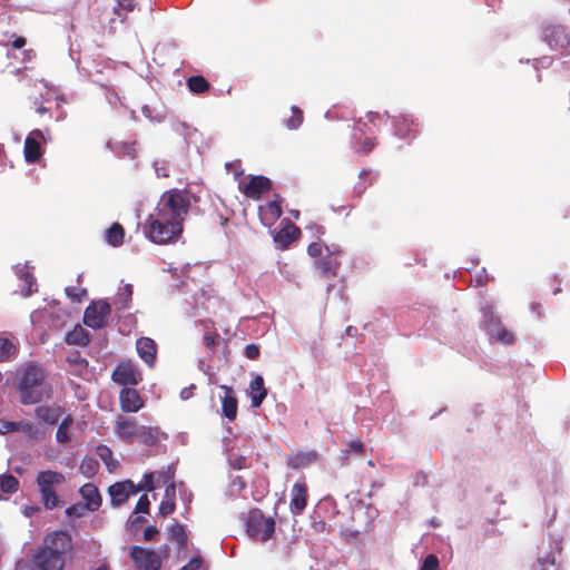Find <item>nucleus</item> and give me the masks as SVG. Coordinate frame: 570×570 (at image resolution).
Wrapping results in <instances>:
<instances>
[{
    "instance_id": "obj_1",
    "label": "nucleus",
    "mask_w": 570,
    "mask_h": 570,
    "mask_svg": "<svg viewBox=\"0 0 570 570\" xmlns=\"http://www.w3.org/2000/svg\"><path fill=\"white\" fill-rule=\"evenodd\" d=\"M191 205V194L186 189L173 188L165 191L154 213L146 219V237L155 244H167L183 233V223Z\"/></svg>"
},
{
    "instance_id": "obj_2",
    "label": "nucleus",
    "mask_w": 570,
    "mask_h": 570,
    "mask_svg": "<svg viewBox=\"0 0 570 570\" xmlns=\"http://www.w3.org/2000/svg\"><path fill=\"white\" fill-rule=\"evenodd\" d=\"M48 372L37 362L23 364L16 375V390L23 405H31L48 400L52 395V386L48 382Z\"/></svg>"
},
{
    "instance_id": "obj_3",
    "label": "nucleus",
    "mask_w": 570,
    "mask_h": 570,
    "mask_svg": "<svg viewBox=\"0 0 570 570\" xmlns=\"http://www.w3.org/2000/svg\"><path fill=\"white\" fill-rule=\"evenodd\" d=\"M71 549V537L65 531H55L45 537L33 556L38 570H62L65 554Z\"/></svg>"
},
{
    "instance_id": "obj_4",
    "label": "nucleus",
    "mask_w": 570,
    "mask_h": 570,
    "mask_svg": "<svg viewBox=\"0 0 570 570\" xmlns=\"http://www.w3.org/2000/svg\"><path fill=\"white\" fill-rule=\"evenodd\" d=\"M561 542L549 537L538 547L537 559L531 570H561Z\"/></svg>"
},
{
    "instance_id": "obj_5",
    "label": "nucleus",
    "mask_w": 570,
    "mask_h": 570,
    "mask_svg": "<svg viewBox=\"0 0 570 570\" xmlns=\"http://www.w3.org/2000/svg\"><path fill=\"white\" fill-rule=\"evenodd\" d=\"M66 478L61 472L47 470L40 471L37 475V484L46 509L52 510L59 505V498L56 488L65 483Z\"/></svg>"
},
{
    "instance_id": "obj_6",
    "label": "nucleus",
    "mask_w": 570,
    "mask_h": 570,
    "mask_svg": "<svg viewBox=\"0 0 570 570\" xmlns=\"http://www.w3.org/2000/svg\"><path fill=\"white\" fill-rule=\"evenodd\" d=\"M245 523L248 535L263 542L269 540L275 532L274 519L266 518L258 508L248 511Z\"/></svg>"
},
{
    "instance_id": "obj_7",
    "label": "nucleus",
    "mask_w": 570,
    "mask_h": 570,
    "mask_svg": "<svg viewBox=\"0 0 570 570\" xmlns=\"http://www.w3.org/2000/svg\"><path fill=\"white\" fill-rule=\"evenodd\" d=\"M130 558L136 570H160L161 568V558L153 550L132 546L130 548Z\"/></svg>"
},
{
    "instance_id": "obj_8",
    "label": "nucleus",
    "mask_w": 570,
    "mask_h": 570,
    "mask_svg": "<svg viewBox=\"0 0 570 570\" xmlns=\"http://www.w3.org/2000/svg\"><path fill=\"white\" fill-rule=\"evenodd\" d=\"M111 312V306L106 301L92 302L85 311L83 323L91 328H101Z\"/></svg>"
},
{
    "instance_id": "obj_9",
    "label": "nucleus",
    "mask_w": 570,
    "mask_h": 570,
    "mask_svg": "<svg viewBox=\"0 0 570 570\" xmlns=\"http://www.w3.org/2000/svg\"><path fill=\"white\" fill-rule=\"evenodd\" d=\"M340 254L341 252L337 249L331 252L328 247H325V255L315 259L314 265L321 277H336L341 266Z\"/></svg>"
},
{
    "instance_id": "obj_10",
    "label": "nucleus",
    "mask_w": 570,
    "mask_h": 570,
    "mask_svg": "<svg viewBox=\"0 0 570 570\" xmlns=\"http://www.w3.org/2000/svg\"><path fill=\"white\" fill-rule=\"evenodd\" d=\"M43 141L45 136L41 130L35 129L29 132L23 146V156L27 163L35 164L40 160L43 155L41 147Z\"/></svg>"
},
{
    "instance_id": "obj_11",
    "label": "nucleus",
    "mask_w": 570,
    "mask_h": 570,
    "mask_svg": "<svg viewBox=\"0 0 570 570\" xmlns=\"http://www.w3.org/2000/svg\"><path fill=\"white\" fill-rule=\"evenodd\" d=\"M139 425L135 417L119 415L115 422V433L124 442L131 444L137 440Z\"/></svg>"
},
{
    "instance_id": "obj_12",
    "label": "nucleus",
    "mask_w": 570,
    "mask_h": 570,
    "mask_svg": "<svg viewBox=\"0 0 570 570\" xmlns=\"http://www.w3.org/2000/svg\"><path fill=\"white\" fill-rule=\"evenodd\" d=\"M140 491L141 487H136L131 480L116 482L108 489L110 501L114 507L121 505L131 494H137Z\"/></svg>"
},
{
    "instance_id": "obj_13",
    "label": "nucleus",
    "mask_w": 570,
    "mask_h": 570,
    "mask_svg": "<svg viewBox=\"0 0 570 570\" xmlns=\"http://www.w3.org/2000/svg\"><path fill=\"white\" fill-rule=\"evenodd\" d=\"M111 379L115 383L124 386L137 385L141 381L140 373L130 362L119 363L114 370Z\"/></svg>"
},
{
    "instance_id": "obj_14",
    "label": "nucleus",
    "mask_w": 570,
    "mask_h": 570,
    "mask_svg": "<svg viewBox=\"0 0 570 570\" xmlns=\"http://www.w3.org/2000/svg\"><path fill=\"white\" fill-rule=\"evenodd\" d=\"M394 134L402 139H413L419 131V124L409 115L400 114L392 117Z\"/></svg>"
},
{
    "instance_id": "obj_15",
    "label": "nucleus",
    "mask_w": 570,
    "mask_h": 570,
    "mask_svg": "<svg viewBox=\"0 0 570 570\" xmlns=\"http://www.w3.org/2000/svg\"><path fill=\"white\" fill-rule=\"evenodd\" d=\"M308 488L305 482H296L291 490L289 510L294 515L301 514L307 505Z\"/></svg>"
},
{
    "instance_id": "obj_16",
    "label": "nucleus",
    "mask_w": 570,
    "mask_h": 570,
    "mask_svg": "<svg viewBox=\"0 0 570 570\" xmlns=\"http://www.w3.org/2000/svg\"><path fill=\"white\" fill-rule=\"evenodd\" d=\"M120 409L126 413H136L144 406V400L135 389L125 387L119 394Z\"/></svg>"
},
{
    "instance_id": "obj_17",
    "label": "nucleus",
    "mask_w": 570,
    "mask_h": 570,
    "mask_svg": "<svg viewBox=\"0 0 570 570\" xmlns=\"http://www.w3.org/2000/svg\"><path fill=\"white\" fill-rule=\"evenodd\" d=\"M272 188V181L265 176H254L243 188V194L250 199H259Z\"/></svg>"
},
{
    "instance_id": "obj_18",
    "label": "nucleus",
    "mask_w": 570,
    "mask_h": 570,
    "mask_svg": "<svg viewBox=\"0 0 570 570\" xmlns=\"http://www.w3.org/2000/svg\"><path fill=\"white\" fill-rule=\"evenodd\" d=\"M258 212L264 225L271 226L274 224L283 214L281 196L275 195L273 200L259 206Z\"/></svg>"
},
{
    "instance_id": "obj_19",
    "label": "nucleus",
    "mask_w": 570,
    "mask_h": 570,
    "mask_svg": "<svg viewBox=\"0 0 570 570\" xmlns=\"http://www.w3.org/2000/svg\"><path fill=\"white\" fill-rule=\"evenodd\" d=\"M65 410L60 405H40L35 410V416L40 424L55 425L62 416Z\"/></svg>"
},
{
    "instance_id": "obj_20",
    "label": "nucleus",
    "mask_w": 570,
    "mask_h": 570,
    "mask_svg": "<svg viewBox=\"0 0 570 570\" xmlns=\"http://www.w3.org/2000/svg\"><path fill=\"white\" fill-rule=\"evenodd\" d=\"M301 236V229L289 220L277 232L274 240L282 249L287 248L291 244L297 240Z\"/></svg>"
},
{
    "instance_id": "obj_21",
    "label": "nucleus",
    "mask_w": 570,
    "mask_h": 570,
    "mask_svg": "<svg viewBox=\"0 0 570 570\" xmlns=\"http://www.w3.org/2000/svg\"><path fill=\"white\" fill-rule=\"evenodd\" d=\"M167 439V434L163 432L158 426H146L141 425L137 440L146 446H154L161 440Z\"/></svg>"
},
{
    "instance_id": "obj_22",
    "label": "nucleus",
    "mask_w": 570,
    "mask_h": 570,
    "mask_svg": "<svg viewBox=\"0 0 570 570\" xmlns=\"http://www.w3.org/2000/svg\"><path fill=\"white\" fill-rule=\"evenodd\" d=\"M220 389L225 391V395L222 400V411L224 416L234 421L237 416L238 402L235 396V392L232 386L222 385Z\"/></svg>"
},
{
    "instance_id": "obj_23",
    "label": "nucleus",
    "mask_w": 570,
    "mask_h": 570,
    "mask_svg": "<svg viewBox=\"0 0 570 570\" xmlns=\"http://www.w3.org/2000/svg\"><path fill=\"white\" fill-rule=\"evenodd\" d=\"M80 494L85 500L88 511H96L100 508L102 499L98 488L94 483H86L80 488Z\"/></svg>"
},
{
    "instance_id": "obj_24",
    "label": "nucleus",
    "mask_w": 570,
    "mask_h": 570,
    "mask_svg": "<svg viewBox=\"0 0 570 570\" xmlns=\"http://www.w3.org/2000/svg\"><path fill=\"white\" fill-rule=\"evenodd\" d=\"M318 459V454L316 451H306V452H296L289 455L286 460V465L289 469L298 470L302 468H306L309 464L316 462Z\"/></svg>"
},
{
    "instance_id": "obj_25",
    "label": "nucleus",
    "mask_w": 570,
    "mask_h": 570,
    "mask_svg": "<svg viewBox=\"0 0 570 570\" xmlns=\"http://www.w3.org/2000/svg\"><path fill=\"white\" fill-rule=\"evenodd\" d=\"M544 40L553 48H566L569 45L568 37L564 29L561 27H547L543 31Z\"/></svg>"
},
{
    "instance_id": "obj_26",
    "label": "nucleus",
    "mask_w": 570,
    "mask_h": 570,
    "mask_svg": "<svg viewBox=\"0 0 570 570\" xmlns=\"http://www.w3.org/2000/svg\"><path fill=\"white\" fill-rule=\"evenodd\" d=\"M379 512L371 504L360 503L355 505L353 509V520H361L362 515H365L366 519L361 524L362 531H367L372 525L373 521L376 519Z\"/></svg>"
},
{
    "instance_id": "obj_27",
    "label": "nucleus",
    "mask_w": 570,
    "mask_h": 570,
    "mask_svg": "<svg viewBox=\"0 0 570 570\" xmlns=\"http://www.w3.org/2000/svg\"><path fill=\"white\" fill-rule=\"evenodd\" d=\"M136 346L139 356L148 365H153L157 353L156 343L149 337H140L139 340H137Z\"/></svg>"
},
{
    "instance_id": "obj_28",
    "label": "nucleus",
    "mask_w": 570,
    "mask_h": 570,
    "mask_svg": "<svg viewBox=\"0 0 570 570\" xmlns=\"http://www.w3.org/2000/svg\"><path fill=\"white\" fill-rule=\"evenodd\" d=\"M249 389L250 405L253 407H259L267 395L263 377L261 375H256L255 379L250 381Z\"/></svg>"
},
{
    "instance_id": "obj_29",
    "label": "nucleus",
    "mask_w": 570,
    "mask_h": 570,
    "mask_svg": "<svg viewBox=\"0 0 570 570\" xmlns=\"http://www.w3.org/2000/svg\"><path fill=\"white\" fill-rule=\"evenodd\" d=\"M106 242L112 247H119L124 244L125 240V228L119 223H114L106 232H105Z\"/></svg>"
},
{
    "instance_id": "obj_30",
    "label": "nucleus",
    "mask_w": 570,
    "mask_h": 570,
    "mask_svg": "<svg viewBox=\"0 0 570 570\" xmlns=\"http://www.w3.org/2000/svg\"><path fill=\"white\" fill-rule=\"evenodd\" d=\"M488 333L491 337L505 345H511L515 341L514 334L507 330L501 322L498 325L490 327Z\"/></svg>"
},
{
    "instance_id": "obj_31",
    "label": "nucleus",
    "mask_w": 570,
    "mask_h": 570,
    "mask_svg": "<svg viewBox=\"0 0 570 570\" xmlns=\"http://www.w3.org/2000/svg\"><path fill=\"white\" fill-rule=\"evenodd\" d=\"M72 424L73 417L70 414L62 419L56 432V440L58 443L65 444L70 442L71 436L69 434V429L72 426Z\"/></svg>"
},
{
    "instance_id": "obj_32",
    "label": "nucleus",
    "mask_w": 570,
    "mask_h": 570,
    "mask_svg": "<svg viewBox=\"0 0 570 570\" xmlns=\"http://www.w3.org/2000/svg\"><path fill=\"white\" fill-rule=\"evenodd\" d=\"M97 454L101 459V461L106 464V468L109 472L116 471L119 463L114 458V453L109 446H107V445L97 446Z\"/></svg>"
},
{
    "instance_id": "obj_33",
    "label": "nucleus",
    "mask_w": 570,
    "mask_h": 570,
    "mask_svg": "<svg viewBox=\"0 0 570 570\" xmlns=\"http://www.w3.org/2000/svg\"><path fill=\"white\" fill-rule=\"evenodd\" d=\"M66 341L68 344L86 346L89 344V335L81 326H76L67 334Z\"/></svg>"
},
{
    "instance_id": "obj_34",
    "label": "nucleus",
    "mask_w": 570,
    "mask_h": 570,
    "mask_svg": "<svg viewBox=\"0 0 570 570\" xmlns=\"http://www.w3.org/2000/svg\"><path fill=\"white\" fill-rule=\"evenodd\" d=\"M169 539L171 541H175L179 549H185L187 547L188 537L187 533L181 524H174L169 529Z\"/></svg>"
},
{
    "instance_id": "obj_35",
    "label": "nucleus",
    "mask_w": 570,
    "mask_h": 570,
    "mask_svg": "<svg viewBox=\"0 0 570 570\" xmlns=\"http://www.w3.org/2000/svg\"><path fill=\"white\" fill-rule=\"evenodd\" d=\"M187 87L193 94H204L209 89V82L203 76H191L187 79Z\"/></svg>"
},
{
    "instance_id": "obj_36",
    "label": "nucleus",
    "mask_w": 570,
    "mask_h": 570,
    "mask_svg": "<svg viewBox=\"0 0 570 570\" xmlns=\"http://www.w3.org/2000/svg\"><path fill=\"white\" fill-rule=\"evenodd\" d=\"M481 312L484 320L485 330L488 331L490 327L498 325L501 321L494 313V307L491 303L485 302L482 307Z\"/></svg>"
},
{
    "instance_id": "obj_37",
    "label": "nucleus",
    "mask_w": 570,
    "mask_h": 570,
    "mask_svg": "<svg viewBox=\"0 0 570 570\" xmlns=\"http://www.w3.org/2000/svg\"><path fill=\"white\" fill-rule=\"evenodd\" d=\"M19 488V481L12 474L0 475V492L6 494L14 493Z\"/></svg>"
},
{
    "instance_id": "obj_38",
    "label": "nucleus",
    "mask_w": 570,
    "mask_h": 570,
    "mask_svg": "<svg viewBox=\"0 0 570 570\" xmlns=\"http://www.w3.org/2000/svg\"><path fill=\"white\" fill-rule=\"evenodd\" d=\"M131 297H132V285L127 284L118 293L115 304L117 305V307L119 309H127L130 307Z\"/></svg>"
},
{
    "instance_id": "obj_39",
    "label": "nucleus",
    "mask_w": 570,
    "mask_h": 570,
    "mask_svg": "<svg viewBox=\"0 0 570 570\" xmlns=\"http://www.w3.org/2000/svg\"><path fill=\"white\" fill-rule=\"evenodd\" d=\"M16 351V345L8 337L0 336V362L8 361Z\"/></svg>"
},
{
    "instance_id": "obj_40",
    "label": "nucleus",
    "mask_w": 570,
    "mask_h": 570,
    "mask_svg": "<svg viewBox=\"0 0 570 570\" xmlns=\"http://www.w3.org/2000/svg\"><path fill=\"white\" fill-rule=\"evenodd\" d=\"M291 111L292 116L285 120V125L288 129H297L304 120L303 111L297 106H292Z\"/></svg>"
},
{
    "instance_id": "obj_41",
    "label": "nucleus",
    "mask_w": 570,
    "mask_h": 570,
    "mask_svg": "<svg viewBox=\"0 0 570 570\" xmlns=\"http://www.w3.org/2000/svg\"><path fill=\"white\" fill-rule=\"evenodd\" d=\"M99 469V463L96 459L85 458L80 464V471L83 475L94 476Z\"/></svg>"
},
{
    "instance_id": "obj_42",
    "label": "nucleus",
    "mask_w": 570,
    "mask_h": 570,
    "mask_svg": "<svg viewBox=\"0 0 570 570\" xmlns=\"http://www.w3.org/2000/svg\"><path fill=\"white\" fill-rule=\"evenodd\" d=\"M376 146L375 138L365 137L362 141L354 145V150L357 154L366 155L371 153Z\"/></svg>"
},
{
    "instance_id": "obj_43",
    "label": "nucleus",
    "mask_w": 570,
    "mask_h": 570,
    "mask_svg": "<svg viewBox=\"0 0 570 570\" xmlns=\"http://www.w3.org/2000/svg\"><path fill=\"white\" fill-rule=\"evenodd\" d=\"M18 276L27 285V291L23 292V295L24 296H29L32 293V286L35 285V281H36L33 275L30 272L26 271V269H20L18 272Z\"/></svg>"
},
{
    "instance_id": "obj_44",
    "label": "nucleus",
    "mask_w": 570,
    "mask_h": 570,
    "mask_svg": "<svg viewBox=\"0 0 570 570\" xmlns=\"http://www.w3.org/2000/svg\"><path fill=\"white\" fill-rule=\"evenodd\" d=\"M440 562L435 554L431 553L425 557L420 570H439Z\"/></svg>"
},
{
    "instance_id": "obj_45",
    "label": "nucleus",
    "mask_w": 570,
    "mask_h": 570,
    "mask_svg": "<svg viewBox=\"0 0 570 570\" xmlns=\"http://www.w3.org/2000/svg\"><path fill=\"white\" fill-rule=\"evenodd\" d=\"M175 509H176L175 500L164 499L159 505V513L163 517H167V515L171 514L175 511Z\"/></svg>"
},
{
    "instance_id": "obj_46",
    "label": "nucleus",
    "mask_w": 570,
    "mask_h": 570,
    "mask_svg": "<svg viewBox=\"0 0 570 570\" xmlns=\"http://www.w3.org/2000/svg\"><path fill=\"white\" fill-rule=\"evenodd\" d=\"M88 511V508L85 504H72L69 508H67L66 513L69 517L73 518H80L85 514V512Z\"/></svg>"
},
{
    "instance_id": "obj_47",
    "label": "nucleus",
    "mask_w": 570,
    "mask_h": 570,
    "mask_svg": "<svg viewBox=\"0 0 570 570\" xmlns=\"http://www.w3.org/2000/svg\"><path fill=\"white\" fill-rule=\"evenodd\" d=\"M149 507H150V502H149L147 494H142V495H140V498L138 499V501L136 503L135 512L136 513H139V512L148 513Z\"/></svg>"
},
{
    "instance_id": "obj_48",
    "label": "nucleus",
    "mask_w": 570,
    "mask_h": 570,
    "mask_svg": "<svg viewBox=\"0 0 570 570\" xmlns=\"http://www.w3.org/2000/svg\"><path fill=\"white\" fill-rule=\"evenodd\" d=\"M135 4L136 3L132 0H118V6L115 9V12L116 14L121 17V10H124L125 12H130L134 10Z\"/></svg>"
},
{
    "instance_id": "obj_49",
    "label": "nucleus",
    "mask_w": 570,
    "mask_h": 570,
    "mask_svg": "<svg viewBox=\"0 0 570 570\" xmlns=\"http://www.w3.org/2000/svg\"><path fill=\"white\" fill-rule=\"evenodd\" d=\"M307 254L311 256V257H314V258H320L321 256H324L325 254L323 253V246L321 243H317V242H314V243H311L307 247Z\"/></svg>"
},
{
    "instance_id": "obj_50",
    "label": "nucleus",
    "mask_w": 570,
    "mask_h": 570,
    "mask_svg": "<svg viewBox=\"0 0 570 570\" xmlns=\"http://www.w3.org/2000/svg\"><path fill=\"white\" fill-rule=\"evenodd\" d=\"M203 566V558L200 556L193 557L180 570H199Z\"/></svg>"
},
{
    "instance_id": "obj_51",
    "label": "nucleus",
    "mask_w": 570,
    "mask_h": 570,
    "mask_svg": "<svg viewBox=\"0 0 570 570\" xmlns=\"http://www.w3.org/2000/svg\"><path fill=\"white\" fill-rule=\"evenodd\" d=\"M136 487H141L142 490L153 491L155 489L154 485V473H146L144 475V481L136 484Z\"/></svg>"
},
{
    "instance_id": "obj_52",
    "label": "nucleus",
    "mask_w": 570,
    "mask_h": 570,
    "mask_svg": "<svg viewBox=\"0 0 570 570\" xmlns=\"http://www.w3.org/2000/svg\"><path fill=\"white\" fill-rule=\"evenodd\" d=\"M261 355L259 346L256 344H248L245 347V356L249 360H257Z\"/></svg>"
},
{
    "instance_id": "obj_53",
    "label": "nucleus",
    "mask_w": 570,
    "mask_h": 570,
    "mask_svg": "<svg viewBox=\"0 0 570 570\" xmlns=\"http://www.w3.org/2000/svg\"><path fill=\"white\" fill-rule=\"evenodd\" d=\"M218 334L215 332H206L203 336V343L207 348H214Z\"/></svg>"
},
{
    "instance_id": "obj_54",
    "label": "nucleus",
    "mask_w": 570,
    "mask_h": 570,
    "mask_svg": "<svg viewBox=\"0 0 570 570\" xmlns=\"http://www.w3.org/2000/svg\"><path fill=\"white\" fill-rule=\"evenodd\" d=\"M490 281V276L485 268H482L475 276L474 282L476 286H485Z\"/></svg>"
},
{
    "instance_id": "obj_55",
    "label": "nucleus",
    "mask_w": 570,
    "mask_h": 570,
    "mask_svg": "<svg viewBox=\"0 0 570 570\" xmlns=\"http://www.w3.org/2000/svg\"><path fill=\"white\" fill-rule=\"evenodd\" d=\"M348 450L356 454H363L365 451V445L360 440H354L348 443Z\"/></svg>"
},
{
    "instance_id": "obj_56",
    "label": "nucleus",
    "mask_w": 570,
    "mask_h": 570,
    "mask_svg": "<svg viewBox=\"0 0 570 570\" xmlns=\"http://www.w3.org/2000/svg\"><path fill=\"white\" fill-rule=\"evenodd\" d=\"M159 476L163 479V481L166 482H173L175 476V470L171 466H167L166 470H163L159 472Z\"/></svg>"
},
{
    "instance_id": "obj_57",
    "label": "nucleus",
    "mask_w": 570,
    "mask_h": 570,
    "mask_svg": "<svg viewBox=\"0 0 570 570\" xmlns=\"http://www.w3.org/2000/svg\"><path fill=\"white\" fill-rule=\"evenodd\" d=\"M158 533V530L156 527L154 525H150V527H147L144 531V539L146 541H150L154 539V537Z\"/></svg>"
},
{
    "instance_id": "obj_58",
    "label": "nucleus",
    "mask_w": 570,
    "mask_h": 570,
    "mask_svg": "<svg viewBox=\"0 0 570 570\" xmlns=\"http://www.w3.org/2000/svg\"><path fill=\"white\" fill-rule=\"evenodd\" d=\"M176 495V485L174 482H170L165 490V498L164 499H171L175 500Z\"/></svg>"
},
{
    "instance_id": "obj_59",
    "label": "nucleus",
    "mask_w": 570,
    "mask_h": 570,
    "mask_svg": "<svg viewBox=\"0 0 570 570\" xmlns=\"http://www.w3.org/2000/svg\"><path fill=\"white\" fill-rule=\"evenodd\" d=\"M66 294L68 297H70L73 302H80L81 295L77 293L76 288H66Z\"/></svg>"
},
{
    "instance_id": "obj_60",
    "label": "nucleus",
    "mask_w": 570,
    "mask_h": 570,
    "mask_svg": "<svg viewBox=\"0 0 570 570\" xmlns=\"http://www.w3.org/2000/svg\"><path fill=\"white\" fill-rule=\"evenodd\" d=\"M26 42H27V41H26V38H24V37L19 36V37H16V38L13 39V41H12V47H13L14 49H21V48H23V47L26 46Z\"/></svg>"
},
{
    "instance_id": "obj_61",
    "label": "nucleus",
    "mask_w": 570,
    "mask_h": 570,
    "mask_svg": "<svg viewBox=\"0 0 570 570\" xmlns=\"http://www.w3.org/2000/svg\"><path fill=\"white\" fill-rule=\"evenodd\" d=\"M530 308H531L532 313H534L537 315L538 318H540L542 316V314H543L542 305L540 303H537V302L531 303Z\"/></svg>"
},
{
    "instance_id": "obj_62",
    "label": "nucleus",
    "mask_w": 570,
    "mask_h": 570,
    "mask_svg": "<svg viewBox=\"0 0 570 570\" xmlns=\"http://www.w3.org/2000/svg\"><path fill=\"white\" fill-rule=\"evenodd\" d=\"M367 117L371 122H375V119L381 118V116L377 112H368Z\"/></svg>"
},
{
    "instance_id": "obj_63",
    "label": "nucleus",
    "mask_w": 570,
    "mask_h": 570,
    "mask_svg": "<svg viewBox=\"0 0 570 570\" xmlns=\"http://www.w3.org/2000/svg\"><path fill=\"white\" fill-rule=\"evenodd\" d=\"M6 425H7V429L10 431H14L17 429L14 422H8V423H6Z\"/></svg>"
},
{
    "instance_id": "obj_64",
    "label": "nucleus",
    "mask_w": 570,
    "mask_h": 570,
    "mask_svg": "<svg viewBox=\"0 0 570 570\" xmlns=\"http://www.w3.org/2000/svg\"><path fill=\"white\" fill-rule=\"evenodd\" d=\"M96 570H110V569L106 563H102Z\"/></svg>"
}]
</instances>
